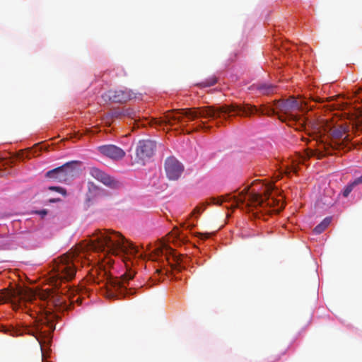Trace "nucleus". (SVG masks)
<instances>
[{
  "label": "nucleus",
  "instance_id": "obj_1",
  "mask_svg": "<svg viewBox=\"0 0 362 362\" xmlns=\"http://www.w3.org/2000/svg\"><path fill=\"white\" fill-rule=\"evenodd\" d=\"M274 105L275 108L264 105L257 108L255 105L243 103L231 104L218 107L206 106L173 109L166 112L163 117L159 119L153 118L151 121V124L159 127L179 124L180 127H182L186 126L188 121H194L198 117H223L226 119L232 112H235L236 115H243L245 117H250L255 114L266 115L268 116L276 115L282 122H299L300 125L303 124V121L301 117L292 113L293 111L300 110L301 107L299 103L294 98H290L287 100H274Z\"/></svg>",
  "mask_w": 362,
  "mask_h": 362
},
{
  "label": "nucleus",
  "instance_id": "obj_2",
  "mask_svg": "<svg viewBox=\"0 0 362 362\" xmlns=\"http://www.w3.org/2000/svg\"><path fill=\"white\" fill-rule=\"evenodd\" d=\"M273 190L272 184L254 182L249 188H245L238 197L226 194L218 198H211V203L221 205L223 202H232L231 207H239L246 204L247 206L263 209L269 208L268 212L279 213L284 208V204L279 200L271 197L269 194Z\"/></svg>",
  "mask_w": 362,
  "mask_h": 362
},
{
  "label": "nucleus",
  "instance_id": "obj_3",
  "mask_svg": "<svg viewBox=\"0 0 362 362\" xmlns=\"http://www.w3.org/2000/svg\"><path fill=\"white\" fill-rule=\"evenodd\" d=\"M87 249L97 252H104L105 255L119 253L136 255L138 248L129 242L118 232L97 230L88 240Z\"/></svg>",
  "mask_w": 362,
  "mask_h": 362
},
{
  "label": "nucleus",
  "instance_id": "obj_4",
  "mask_svg": "<svg viewBox=\"0 0 362 362\" xmlns=\"http://www.w3.org/2000/svg\"><path fill=\"white\" fill-rule=\"evenodd\" d=\"M80 259L78 252L75 250L54 259L51 274L54 286H58L59 283L69 282L75 277Z\"/></svg>",
  "mask_w": 362,
  "mask_h": 362
},
{
  "label": "nucleus",
  "instance_id": "obj_5",
  "mask_svg": "<svg viewBox=\"0 0 362 362\" xmlns=\"http://www.w3.org/2000/svg\"><path fill=\"white\" fill-rule=\"evenodd\" d=\"M58 317L57 314L46 311L35 321L34 326L26 328L25 332L40 342V338L49 336L55 329V321Z\"/></svg>",
  "mask_w": 362,
  "mask_h": 362
},
{
  "label": "nucleus",
  "instance_id": "obj_6",
  "mask_svg": "<svg viewBox=\"0 0 362 362\" xmlns=\"http://www.w3.org/2000/svg\"><path fill=\"white\" fill-rule=\"evenodd\" d=\"M105 276V286L108 291L118 293L119 295L126 296L133 294L134 289H127L126 285L134 277L135 272L131 269L127 271L120 277H112L109 276L105 270L100 272V275Z\"/></svg>",
  "mask_w": 362,
  "mask_h": 362
},
{
  "label": "nucleus",
  "instance_id": "obj_7",
  "mask_svg": "<svg viewBox=\"0 0 362 362\" xmlns=\"http://www.w3.org/2000/svg\"><path fill=\"white\" fill-rule=\"evenodd\" d=\"M76 291L70 288L68 286L62 288L59 292L56 293L49 294L48 298L53 304L54 308L59 311H66L71 309V304L76 301L78 302L79 298L76 300H71V298L75 295Z\"/></svg>",
  "mask_w": 362,
  "mask_h": 362
},
{
  "label": "nucleus",
  "instance_id": "obj_8",
  "mask_svg": "<svg viewBox=\"0 0 362 362\" xmlns=\"http://www.w3.org/2000/svg\"><path fill=\"white\" fill-rule=\"evenodd\" d=\"M35 299V293L28 288H19L13 290L3 289L0 293V303L4 301L31 302Z\"/></svg>",
  "mask_w": 362,
  "mask_h": 362
},
{
  "label": "nucleus",
  "instance_id": "obj_9",
  "mask_svg": "<svg viewBox=\"0 0 362 362\" xmlns=\"http://www.w3.org/2000/svg\"><path fill=\"white\" fill-rule=\"evenodd\" d=\"M76 163H77L76 161L68 162L60 167L49 170L47 172L46 176L60 182H67L74 176L75 168L74 165Z\"/></svg>",
  "mask_w": 362,
  "mask_h": 362
},
{
  "label": "nucleus",
  "instance_id": "obj_10",
  "mask_svg": "<svg viewBox=\"0 0 362 362\" xmlns=\"http://www.w3.org/2000/svg\"><path fill=\"white\" fill-rule=\"evenodd\" d=\"M102 98L105 102L111 101L116 103H125L136 98L137 93L128 88L110 90L103 93Z\"/></svg>",
  "mask_w": 362,
  "mask_h": 362
},
{
  "label": "nucleus",
  "instance_id": "obj_11",
  "mask_svg": "<svg viewBox=\"0 0 362 362\" xmlns=\"http://www.w3.org/2000/svg\"><path fill=\"white\" fill-rule=\"evenodd\" d=\"M156 144L151 140L139 141L136 148V162L144 163L155 153Z\"/></svg>",
  "mask_w": 362,
  "mask_h": 362
},
{
  "label": "nucleus",
  "instance_id": "obj_12",
  "mask_svg": "<svg viewBox=\"0 0 362 362\" xmlns=\"http://www.w3.org/2000/svg\"><path fill=\"white\" fill-rule=\"evenodd\" d=\"M167 177L170 180H178L184 171L183 165L175 157H168L164 163Z\"/></svg>",
  "mask_w": 362,
  "mask_h": 362
},
{
  "label": "nucleus",
  "instance_id": "obj_13",
  "mask_svg": "<svg viewBox=\"0 0 362 362\" xmlns=\"http://www.w3.org/2000/svg\"><path fill=\"white\" fill-rule=\"evenodd\" d=\"M89 173L93 178L108 187L117 189L120 186L119 181L98 168L90 167L89 168Z\"/></svg>",
  "mask_w": 362,
  "mask_h": 362
},
{
  "label": "nucleus",
  "instance_id": "obj_14",
  "mask_svg": "<svg viewBox=\"0 0 362 362\" xmlns=\"http://www.w3.org/2000/svg\"><path fill=\"white\" fill-rule=\"evenodd\" d=\"M98 151L103 156L112 160H121L125 156V152L115 145H103L98 147Z\"/></svg>",
  "mask_w": 362,
  "mask_h": 362
},
{
  "label": "nucleus",
  "instance_id": "obj_15",
  "mask_svg": "<svg viewBox=\"0 0 362 362\" xmlns=\"http://www.w3.org/2000/svg\"><path fill=\"white\" fill-rule=\"evenodd\" d=\"M250 89L254 90L256 89L259 91L260 93L263 95H269L273 93L276 90V86L272 84L267 83H259L254 84L251 86Z\"/></svg>",
  "mask_w": 362,
  "mask_h": 362
},
{
  "label": "nucleus",
  "instance_id": "obj_16",
  "mask_svg": "<svg viewBox=\"0 0 362 362\" xmlns=\"http://www.w3.org/2000/svg\"><path fill=\"white\" fill-rule=\"evenodd\" d=\"M88 191L86 196L87 200L89 202L100 196L102 193V189L99 187L96 186L93 182L88 183Z\"/></svg>",
  "mask_w": 362,
  "mask_h": 362
},
{
  "label": "nucleus",
  "instance_id": "obj_17",
  "mask_svg": "<svg viewBox=\"0 0 362 362\" xmlns=\"http://www.w3.org/2000/svg\"><path fill=\"white\" fill-rule=\"evenodd\" d=\"M113 115L115 117L127 116L132 119H134L135 122L136 121V112L134 110H132L131 108H126V109H123L122 110H117L113 113Z\"/></svg>",
  "mask_w": 362,
  "mask_h": 362
},
{
  "label": "nucleus",
  "instance_id": "obj_18",
  "mask_svg": "<svg viewBox=\"0 0 362 362\" xmlns=\"http://www.w3.org/2000/svg\"><path fill=\"white\" fill-rule=\"evenodd\" d=\"M332 221L331 217H326L320 223L315 227L313 231L316 234L322 233L330 224Z\"/></svg>",
  "mask_w": 362,
  "mask_h": 362
},
{
  "label": "nucleus",
  "instance_id": "obj_19",
  "mask_svg": "<svg viewBox=\"0 0 362 362\" xmlns=\"http://www.w3.org/2000/svg\"><path fill=\"white\" fill-rule=\"evenodd\" d=\"M173 260L174 261L175 264H172V267L175 269H181V268H184V267L181 266V264L184 262L183 259L185 258V257L182 255H177L175 253H173L172 255Z\"/></svg>",
  "mask_w": 362,
  "mask_h": 362
},
{
  "label": "nucleus",
  "instance_id": "obj_20",
  "mask_svg": "<svg viewBox=\"0 0 362 362\" xmlns=\"http://www.w3.org/2000/svg\"><path fill=\"white\" fill-rule=\"evenodd\" d=\"M322 146L325 148V153L322 152L320 148L317 150L309 149V150H308L307 156L308 157L317 156L318 159H320L322 157H324L326 154L329 153L328 148H327L325 146V145H322Z\"/></svg>",
  "mask_w": 362,
  "mask_h": 362
},
{
  "label": "nucleus",
  "instance_id": "obj_21",
  "mask_svg": "<svg viewBox=\"0 0 362 362\" xmlns=\"http://www.w3.org/2000/svg\"><path fill=\"white\" fill-rule=\"evenodd\" d=\"M216 82H217V78L216 76H213L210 77L209 78L206 79V81H202L199 85L202 87H209V86H212L214 84H216Z\"/></svg>",
  "mask_w": 362,
  "mask_h": 362
},
{
  "label": "nucleus",
  "instance_id": "obj_22",
  "mask_svg": "<svg viewBox=\"0 0 362 362\" xmlns=\"http://www.w3.org/2000/svg\"><path fill=\"white\" fill-rule=\"evenodd\" d=\"M345 134V130L344 129H334L332 132V135L334 138L340 139L342 138L343 136Z\"/></svg>",
  "mask_w": 362,
  "mask_h": 362
},
{
  "label": "nucleus",
  "instance_id": "obj_23",
  "mask_svg": "<svg viewBox=\"0 0 362 362\" xmlns=\"http://www.w3.org/2000/svg\"><path fill=\"white\" fill-rule=\"evenodd\" d=\"M354 187H355V186L353 185V183H352V182H351V183H350L349 185H348L345 187V189H344V192H343V195H344V197H348V196L349 195V194L351 193V192L353 190V189H354Z\"/></svg>",
  "mask_w": 362,
  "mask_h": 362
},
{
  "label": "nucleus",
  "instance_id": "obj_24",
  "mask_svg": "<svg viewBox=\"0 0 362 362\" xmlns=\"http://www.w3.org/2000/svg\"><path fill=\"white\" fill-rule=\"evenodd\" d=\"M205 206H206V205L204 204L196 206L195 209L192 212V215H194L196 214H202L205 210Z\"/></svg>",
  "mask_w": 362,
  "mask_h": 362
},
{
  "label": "nucleus",
  "instance_id": "obj_25",
  "mask_svg": "<svg viewBox=\"0 0 362 362\" xmlns=\"http://www.w3.org/2000/svg\"><path fill=\"white\" fill-rule=\"evenodd\" d=\"M352 183L354 186H356L359 184H362V175L355 179L354 181L352 182Z\"/></svg>",
  "mask_w": 362,
  "mask_h": 362
},
{
  "label": "nucleus",
  "instance_id": "obj_26",
  "mask_svg": "<svg viewBox=\"0 0 362 362\" xmlns=\"http://www.w3.org/2000/svg\"><path fill=\"white\" fill-rule=\"evenodd\" d=\"M49 189L50 190L57 191V192H62L64 191L63 188L59 187H49Z\"/></svg>",
  "mask_w": 362,
  "mask_h": 362
},
{
  "label": "nucleus",
  "instance_id": "obj_27",
  "mask_svg": "<svg viewBox=\"0 0 362 362\" xmlns=\"http://www.w3.org/2000/svg\"><path fill=\"white\" fill-rule=\"evenodd\" d=\"M199 235L202 237V238H208L209 237V234L199 233Z\"/></svg>",
  "mask_w": 362,
  "mask_h": 362
},
{
  "label": "nucleus",
  "instance_id": "obj_28",
  "mask_svg": "<svg viewBox=\"0 0 362 362\" xmlns=\"http://www.w3.org/2000/svg\"><path fill=\"white\" fill-rule=\"evenodd\" d=\"M344 140L346 141V142H349V139H348V136H344Z\"/></svg>",
  "mask_w": 362,
  "mask_h": 362
},
{
  "label": "nucleus",
  "instance_id": "obj_29",
  "mask_svg": "<svg viewBox=\"0 0 362 362\" xmlns=\"http://www.w3.org/2000/svg\"><path fill=\"white\" fill-rule=\"evenodd\" d=\"M337 145L339 146V148H341V146L344 145V144H337Z\"/></svg>",
  "mask_w": 362,
  "mask_h": 362
},
{
  "label": "nucleus",
  "instance_id": "obj_30",
  "mask_svg": "<svg viewBox=\"0 0 362 362\" xmlns=\"http://www.w3.org/2000/svg\"><path fill=\"white\" fill-rule=\"evenodd\" d=\"M61 284H62V283H59V284L58 285V286H55V287H56V288H58V289H60V287H59V286H61Z\"/></svg>",
  "mask_w": 362,
  "mask_h": 362
},
{
  "label": "nucleus",
  "instance_id": "obj_31",
  "mask_svg": "<svg viewBox=\"0 0 362 362\" xmlns=\"http://www.w3.org/2000/svg\"><path fill=\"white\" fill-rule=\"evenodd\" d=\"M293 171L294 173H296V172H297L296 169V168H293Z\"/></svg>",
  "mask_w": 362,
  "mask_h": 362
}]
</instances>
